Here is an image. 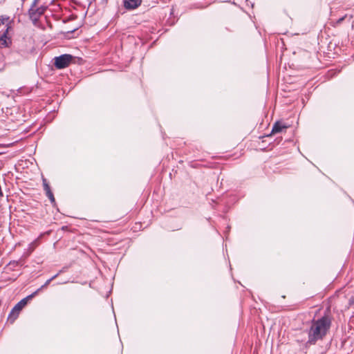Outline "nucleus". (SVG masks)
Segmentation results:
<instances>
[{"mask_svg": "<svg viewBox=\"0 0 354 354\" xmlns=\"http://www.w3.org/2000/svg\"><path fill=\"white\" fill-rule=\"evenodd\" d=\"M41 290V288H38L36 291H35L34 292H32L31 295H28V297H26V298H27V301L28 299H30L32 298H33L35 295H37L38 294V292Z\"/></svg>", "mask_w": 354, "mask_h": 354, "instance_id": "12", "label": "nucleus"}, {"mask_svg": "<svg viewBox=\"0 0 354 354\" xmlns=\"http://www.w3.org/2000/svg\"><path fill=\"white\" fill-rule=\"evenodd\" d=\"M124 6L127 9H135L141 3V0H123Z\"/></svg>", "mask_w": 354, "mask_h": 354, "instance_id": "6", "label": "nucleus"}, {"mask_svg": "<svg viewBox=\"0 0 354 354\" xmlns=\"http://www.w3.org/2000/svg\"><path fill=\"white\" fill-rule=\"evenodd\" d=\"M287 126L283 124L281 122H277L274 123V124L273 125L272 127V133H280L281 132L283 129H287Z\"/></svg>", "mask_w": 354, "mask_h": 354, "instance_id": "7", "label": "nucleus"}, {"mask_svg": "<svg viewBox=\"0 0 354 354\" xmlns=\"http://www.w3.org/2000/svg\"><path fill=\"white\" fill-rule=\"evenodd\" d=\"M1 154V153H0V155Z\"/></svg>", "mask_w": 354, "mask_h": 354, "instance_id": "16", "label": "nucleus"}, {"mask_svg": "<svg viewBox=\"0 0 354 354\" xmlns=\"http://www.w3.org/2000/svg\"><path fill=\"white\" fill-rule=\"evenodd\" d=\"M10 20V17L6 15L0 16V26L5 24Z\"/></svg>", "mask_w": 354, "mask_h": 354, "instance_id": "9", "label": "nucleus"}, {"mask_svg": "<svg viewBox=\"0 0 354 354\" xmlns=\"http://www.w3.org/2000/svg\"><path fill=\"white\" fill-rule=\"evenodd\" d=\"M42 183H43L44 190L45 191L46 194H48L49 192H51L50 185L48 183L46 178H43Z\"/></svg>", "mask_w": 354, "mask_h": 354, "instance_id": "8", "label": "nucleus"}, {"mask_svg": "<svg viewBox=\"0 0 354 354\" xmlns=\"http://www.w3.org/2000/svg\"><path fill=\"white\" fill-rule=\"evenodd\" d=\"M62 272V270H60L58 273H57L56 274L53 275L52 277H50V279L53 281L55 279H56L58 275Z\"/></svg>", "mask_w": 354, "mask_h": 354, "instance_id": "14", "label": "nucleus"}, {"mask_svg": "<svg viewBox=\"0 0 354 354\" xmlns=\"http://www.w3.org/2000/svg\"><path fill=\"white\" fill-rule=\"evenodd\" d=\"M41 290V288H38L36 291H35L34 292H32L31 295H28V297H26V298H27V301L28 299H30L32 298H33L35 295H37L38 294V292Z\"/></svg>", "mask_w": 354, "mask_h": 354, "instance_id": "11", "label": "nucleus"}, {"mask_svg": "<svg viewBox=\"0 0 354 354\" xmlns=\"http://www.w3.org/2000/svg\"><path fill=\"white\" fill-rule=\"evenodd\" d=\"M38 0H34L28 10V16L34 25H37L40 17L44 14L47 7L41 6L37 7Z\"/></svg>", "mask_w": 354, "mask_h": 354, "instance_id": "2", "label": "nucleus"}, {"mask_svg": "<svg viewBox=\"0 0 354 354\" xmlns=\"http://www.w3.org/2000/svg\"><path fill=\"white\" fill-rule=\"evenodd\" d=\"M9 28L8 26L6 31L0 37V48L8 47L11 44V39L7 37Z\"/></svg>", "mask_w": 354, "mask_h": 354, "instance_id": "5", "label": "nucleus"}, {"mask_svg": "<svg viewBox=\"0 0 354 354\" xmlns=\"http://www.w3.org/2000/svg\"><path fill=\"white\" fill-rule=\"evenodd\" d=\"M330 326L331 319L328 315L313 319L308 330V343L315 344L318 340L322 339L327 334Z\"/></svg>", "mask_w": 354, "mask_h": 354, "instance_id": "1", "label": "nucleus"}, {"mask_svg": "<svg viewBox=\"0 0 354 354\" xmlns=\"http://www.w3.org/2000/svg\"><path fill=\"white\" fill-rule=\"evenodd\" d=\"M73 57L69 54H64L55 57V66L58 69H62L68 66Z\"/></svg>", "mask_w": 354, "mask_h": 354, "instance_id": "3", "label": "nucleus"}, {"mask_svg": "<svg viewBox=\"0 0 354 354\" xmlns=\"http://www.w3.org/2000/svg\"><path fill=\"white\" fill-rule=\"evenodd\" d=\"M345 17H346V16L339 18L337 21V23L339 24V23L342 22Z\"/></svg>", "mask_w": 354, "mask_h": 354, "instance_id": "15", "label": "nucleus"}, {"mask_svg": "<svg viewBox=\"0 0 354 354\" xmlns=\"http://www.w3.org/2000/svg\"><path fill=\"white\" fill-rule=\"evenodd\" d=\"M52 281L50 279H48L44 285H42L39 288L42 290L44 288H46L47 286L50 284V283Z\"/></svg>", "mask_w": 354, "mask_h": 354, "instance_id": "13", "label": "nucleus"}, {"mask_svg": "<svg viewBox=\"0 0 354 354\" xmlns=\"http://www.w3.org/2000/svg\"><path fill=\"white\" fill-rule=\"evenodd\" d=\"M46 195L49 198V200L50 201V203L52 204L55 203V199L54 195L52 192H49L48 194H47Z\"/></svg>", "mask_w": 354, "mask_h": 354, "instance_id": "10", "label": "nucleus"}, {"mask_svg": "<svg viewBox=\"0 0 354 354\" xmlns=\"http://www.w3.org/2000/svg\"><path fill=\"white\" fill-rule=\"evenodd\" d=\"M27 304V298H24L19 301L12 309L8 315V320L13 323L18 317L19 312Z\"/></svg>", "mask_w": 354, "mask_h": 354, "instance_id": "4", "label": "nucleus"}]
</instances>
